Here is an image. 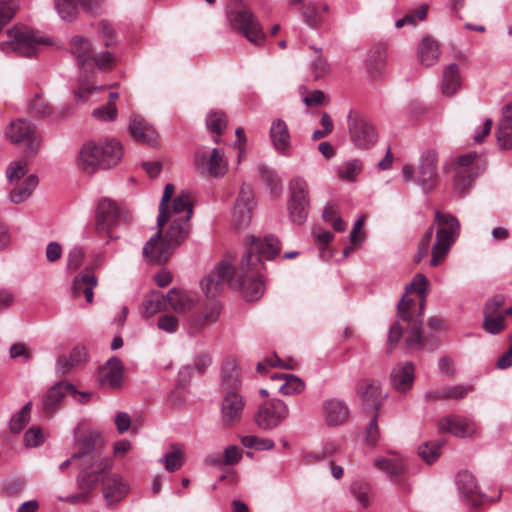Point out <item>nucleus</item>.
<instances>
[{
  "mask_svg": "<svg viewBox=\"0 0 512 512\" xmlns=\"http://www.w3.org/2000/svg\"><path fill=\"white\" fill-rule=\"evenodd\" d=\"M279 251L280 243L273 236L263 239L250 237L240 267L234 269L228 263L221 262L201 281L204 294L214 298L227 283L230 287L241 290L247 300H258L264 293V283L255 273L263 261L273 259Z\"/></svg>",
  "mask_w": 512,
  "mask_h": 512,
  "instance_id": "1",
  "label": "nucleus"
},
{
  "mask_svg": "<svg viewBox=\"0 0 512 512\" xmlns=\"http://www.w3.org/2000/svg\"><path fill=\"white\" fill-rule=\"evenodd\" d=\"M174 191L173 184L165 186L157 217L159 229L143 247V256L151 263H166L173 250L187 238L189 233L188 222L193 214V196L188 191H181L169 206Z\"/></svg>",
  "mask_w": 512,
  "mask_h": 512,
  "instance_id": "2",
  "label": "nucleus"
},
{
  "mask_svg": "<svg viewBox=\"0 0 512 512\" xmlns=\"http://www.w3.org/2000/svg\"><path fill=\"white\" fill-rule=\"evenodd\" d=\"M428 287V279L420 273L417 274L410 285L406 287V294L398 304L399 320L389 329V344H395L400 340L403 335V329L407 330L405 340L409 347L422 344L423 341L420 332L422 320L418 316L414 317L411 314V309L414 307L415 303L413 299L409 298L407 295L415 292L420 296L419 309L420 312H422L426 301V292Z\"/></svg>",
  "mask_w": 512,
  "mask_h": 512,
  "instance_id": "3",
  "label": "nucleus"
},
{
  "mask_svg": "<svg viewBox=\"0 0 512 512\" xmlns=\"http://www.w3.org/2000/svg\"><path fill=\"white\" fill-rule=\"evenodd\" d=\"M79 451L74 453V457H80L83 460L84 468L77 477V485L80 490H87L90 493L97 487L102 478L107 476L110 470V463L99 454L102 448L99 436L90 432L77 440Z\"/></svg>",
  "mask_w": 512,
  "mask_h": 512,
  "instance_id": "4",
  "label": "nucleus"
},
{
  "mask_svg": "<svg viewBox=\"0 0 512 512\" xmlns=\"http://www.w3.org/2000/svg\"><path fill=\"white\" fill-rule=\"evenodd\" d=\"M221 375V421L226 426H235L240 423L245 409V400L239 391L241 381L237 365L234 362L225 363Z\"/></svg>",
  "mask_w": 512,
  "mask_h": 512,
  "instance_id": "5",
  "label": "nucleus"
},
{
  "mask_svg": "<svg viewBox=\"0 0 512 512\" xmlns=\"http://www.w3.org/2000/svg\"><path fill=\"white\" fill-rule=\"evenodd\" d=\"M123 156L122 146L115 139L104 142H85L77 156L78 168L87 173L94 174L99 169H109L116 166Z\"/></svg>",
  "mask_w": 512,
  "mask_h": 512,
  "instance_id": "6",
  "label": "nucleus"
},
{
  "mask_svg": "<svg viewBox=\"0 0 512 512\" xmlns=\"http://www.w3.org/2000/svg\"><path fill=\"white\" fill-rule=\"evenodd\" d=\"M8 40L0 42V50L14 52L19 56L32 58L44 45H51L50 38L28 27L13 26L7 31Z\"/></svg>",
  "mask_w": 512,
  "mask_h": 512,
  "instance_id": "7",
  "label": "nucleus"
},
{
  "mask_svg": "<svg viewBox=\"0 0 512 512\" xmlns=\"http://www.w3.org/2000/svg\"><path fill=\"white\" fill-rule=\"evenodd\" d=\"M434 224L437 225V232L436 241L432 248V258L430 260L432 267H436L444 261L460 232V223L458 219L451 214L436 211Z\"/></svg>",
  "mask_w": 512,
  "mask_h": 512,
  "instance_id": "8",
  "label": "nucleus"
},
{
  "mask_svg": "<svg viewBox=\"0 0 512 512\" xmlns=\"http://www.w3.org/2000/svg\"><path fill=\"white\" fill-rule=\"evenodd\" d=\"M229 28L242 34L249 42L262 45L265 33L257 17L247 8L238 6L229 10L226 14Z\"/></svg>",
  "mask_w": 512,
  "mask_h": 512,
  "instance_id": "9",
  "label": "nucleus"
},
{
  "mask_svg": "<svg viewBox=\"0 0 512 512\" xmlns=\"http://www.w3.org/2000/svg\"><path fill=\"white\" fill-rule=\"evenodd\" d=\"M92 69L84 73L83 78L79 79L78 87L75 91V96L81 99H86L96 91H101L105 86H97L95 83V67L100 71H111L117 64L116 56L109 50L101 51L93 54Z\"/></svg>",
  "mask_w": 512,
  "mask_h": 512,
  "instance_id": "10",
  "label": "nucleus"
},
{
  "mask_svg": "<svg viewBox=\"0 0 512 512\" xmlns=\"http://www.w3.org/2000/svg\"><path fill=\"white\" fill-rule=\"evenodd\" d=\"M7 138L13 143H22L27 153L35 155L41 148V138L37 135L35 126L23 119H18L7 127Z\"/></svg>",
  "mask_w": 512,
  "mask_h": 512,
  "instance_id": "11",
  "label": "nucleus"
},
{
  "mask_svg": "<svg viewBox=\"0 0 512 512\" xmlns=\"http://www.w3.org/2000/svg\"><path fill=\"white\" fill-rule=\"evenodd\" d=\"M124 210L111 199L99 201L95 217V229L98 234H109L123 217Z\"/></svg>",
  "mask_w": 512,
  "mask_h": 512,
  "instance_id": "12",
  "label": "nucleus"
},
{
  "mask_svg": "<svg viewBox=\"0 0 512 512\" xmlns=\"http://www.w3.org/2000/svg\"><path fill=\"white\" fill-rule=\"evenodd\" d=\"M289 410L287 405L279 400H271L260 405L255 422L263 430L272 429L278 426L287 416Z\"/></svg>",
  "mask_w": 512,
  "mask_h": 512,
  "instance_id": "13",
  "label": "nucleus"
},
{
  "mask_svg": "<svg viewBox=\"0 0 512 512\" xmlns=\"http://www.w3.org/2000/svg\"><path fill=\"white\" fill-rule=\"evenodd\" d=\"M348 125L350 139L358 148L366 149L376 143L377 132L369 121L349 115Z\"/></svg>",
  "mask_w": 512,
  "mask_h": 512,
  "instance_id": "14",
  "label": "nucleus"
},
{
  "mask_svg": "<svg viewBox=\"0 0 512 512\" xmlns=\"http://www.w3.org/2000/svg\"><path fill=\"white\" fill-rule=\"evenodd\" d=\"M254 206L255 202L252 188L250 185L243 184L233 209V222L238 229L245 228L249 225Z\"/></svg>",
  "mask_w": 512,
  "mask_h": 512,
  "instance_id": "15",
  "label": "nucleus"
},
{
  "mask_svg": "<svg viewBox=\"0 0 512 512\" xmlns=\"http://www.w3.org/2000/svg\"><path fill=\"white\" fill-rule=\"evenodd\" d=\"M195 168L203 174H209L214 177L223 176L227 171V163L223 154L216 148L210 153L197 151L194 160Z\"/></svg>",
  "mask_w": 512,
  "mask_h": 512,
  "instance_id": "16",
  "label": "nucleus"
},
{
  "mask_svg": "<svg viewBox=\"0 0 512 512\" xmlns=\"http://www.w3.org/2000/svg\"><path fill=\"white\" fill-rule=\"evenodd\" d=\"M441 432H448L456 437L467 438L478 434L479 426L476 422L459 415H447L438 421Z\"/></svg>",
  "mask_w": 512,
  "mask_h": 512,
  "instance_id": "17",
  "label": "nucleus"
},
{
  "mask_svg": "<svg viewBox=\"0 0 512 512\" xmlns=\"http://www.w3.org/2000/svg\"><path fill=\"white\" fill-rule=\"evenodd\" d=\"M504 305V297L496 295L492 297L486 304L483 310L484 330L492 335L499 334L505 328L504 314L501 313L500 309Z\"/></svg>",
  "mask_w": 512,
  "mask_h": 512,
  "instance_id": "18",
  "label": "nucleus"
},
{
  "mask_svg": "<svg viewBox=\"0 0 512 512\" xmlns=\"http://www.w3.org/2000/svg\"><path fill=\"white\" fill-rule=\"evenodd\" d=\"M477 159L476 152H469L461 155L456 160V175L454 178V187L459 192L466 191L472 184L476 173L473 172L471 165Z\"/></svg>",
  "mask_w": 512,
  "mask_h": 512,
  "instance_id": "19",
  "label": "nucleus"
},
{
  "mask_svg": "<svg viewBox=\"0 0 512 512\" xmlns=\"http://www.w3.org/2000/svg\"><path fill=\"white\" fill-rule=\"evenodd\" d=\"M129 490L128 483L118 474H107L102 478V494L108 505L122 501Z\"/></svg>",
  "mask_w": 512,
  "mask_h": 512,
  "instance_id": "20",
  "label": "nucleus"
},
{
  "mask_svg": "<svg viewBox=\"0 0 512 512\" xmlns=\"http://www.w3.org/2000/svg\"><path fill=\"white\" fill-rule=\"evenodd\" d=\"M75 389L72 384L61 381L48 389L42 398V409L46 414L55 413L61 406L65 397L73 394Z\"/></svg>",
  "mask_w": 512,
  "mask_h": 512,
  "instance_id": "21",
  "label": "nucleus"
},
{
  "mask_svg": "<svg viewBox=\"0 0 512 512\" xmlns=\"http://www.w3.org/2000/svg\"><path fill=\"white\" fill-rule=\"evenodd\" d=\"M124 368L117 357L110 358L99 369V383L103 388L118 389L123 383Z\"/></svg>",
  "mask_w": 512,
  "mask_h": 512,
  "instance_id": "22",
  "label": "nucleus"
},
{
  "mask_svg": "<svg viewBox=\"0 0 512 512\" xmlns=\"http://www.w3.org/2000/svg\"><path fill=\"white\" fill-rule=\"evenodd\" d=\"M92 50V45L87 38L82 36H74L71 39L70 51L78 64L80 70V78H83V75L86 73V71H90L92 69Z\"/></svg>",
  "mask_w": 512,
  "mask_h": 512,
  "instance_id": "23",
  "label": "nucleus"
},
{
  "mask_svg": "<svg viewBox=\"0 0 512 512\" xmlns=\"http://www.w3.org/2000/svg\"><path fill=\"white\" fill-rule=\"evenodd\" d=\"M167 303L176 313L184 314L196 306L198 296L196 293L188 290L172 288L167 293Z\"/></svg>",
  "mask_w": 512,
  "mask_h": 512,
  "instance_id": "24",
  "label": "nucleus"
},
{
  "mask_svg": "<svg viewBox=\"0 0 512 512\" xmlns=\"http://www.w3.org/2000/svg\"><path fill=\"white\" fill-rule=\"evenodd\" d=\"M29 111L36 117L44 118L49 121H58L69 113L70 107L65 105L55 111L42 95L37 93L29 104Z\"/></svg>",
  "mask_w": 512,
  "mask_h": 512,
  "instance_id": "25",
  "label": "nucleus"
},
{
  "mask_svg": "<svg viewBox=\"0 0 512 512\" xmlns=\"http://www.w3.org/2000/svg\"><path fill=\"white\" fill-rule=\"evenodd\" d=\"M437 160V154L431 151L424 153L421 157L418 184L425 192L430 191L434 187V181L437 177Z\"/></svg>",
  "mask_w": 512,
  "mask_h": 512,
  "instance_id": "26",
  "label": "nucleus"
},
{
  "mask_svg": "<svg viewBox=\"0 0 512 512\" xmlns=\"http://www.w3.org/2000/svg\"><path fill=\"white\" fill-rule=\"evenodd\" d=\"M457 485L460 493L474 504L483 503L485 501H496L500 498L499 494L495 499L488 498L486 495L482 494L476 484L475 477L468 472H463L458 475Z\"/></svg>",
  "mask_w": 512,
  "mask_h": 512,
  "instance_id": "27",
  "label": "nucleus"
},
{
  "mask_svg": "<svg viewBox=\"0 0 512 512\" xmlns=\"http://www.w3.org/2000/svg\"><path fill=\"white\" fill-rule=\"evenodd\" d=\"M129 130L132 137L138 142L148 145L156 143L157 133L154 127L138 115L131 116Z\"/></svg>",
  "mask_w": 512,
  "mask_h": 512,
  "instance_id": "28",
  "label": "nucleus"
},
{
  "mask_svg": "<svg viewBox=\"0 0 512 512\" xmlns=\"http://www.w3.org/2000/svg\"><path fill=\"white\" fill-rule=\"evenodd\" d=\"M392 386L399 392L408 391L414 382V365L412 362L399 363L391 371Z\"/></svg>",
  "mask_w": 512,
  "mask_h": 512,
  "instance_id": "29",
  "label": "nucleus"
},
{
  "mask_svg": "<svg viewBox=\"0 0 512 512\" xmlns=\"http://www.w3.org/2000/svg\"><path fill=\"white\" fill-rule=\"evenodd\" d=\"M11 189L9 199L12 203L19 204L27 200L38 185V177L35 174L27 176L24 180L9 183Z\"/></svg>",
  "mask_w": 512,
  "mask_h": 512,
  "instance_id": "30",
  "label": "nucleus"
},
{
  "mask_svg": "<svg viewBox=\"0 0 512 512\" xmlns=\"http://www.w3.org/2000/svg\"><path fill=\"white\" fill-rule=\"evenodd\" d=\"M270 138L274 149L282 154L287 155L290 147V133L288 126L282 119H276L270 127Z\"/></svg>",
  "mask_w": 512,
  "mask_h": 512,
  "instance_id": "31",
  "label": "nucleus"
},
{
  "mask_svg": "<svg viewBox=\"0 0 512 512\" xmlns=\"http://www.w3.org/2000/svg\"><path fill=\"white\" fill-rule=\"evenodd\" d=\"M323 413L326 422L329 425L336 426L342 424L348 418V408L338 399L327 400L323 404Z\"/></svg>",
  "mask_w": 512,
  "mask_h": 512,
  "instance_id": "32",
  "label": "nucleus"
},
{
  "mask_svg": "<svg viewBox=\"0 0 512 512\" xmlns=\"http://www.w3.org/2000/svg\"><path fill=\"white\" fill-rule=\"evenodd\" d=\"M272 381L279 382L277 385L278 391L283 395H292L303 391L304 382L291 374L286 373H273L270 375Z\"/></svg>",
  "mask_w": 512,
  "mask_h": 512,
  "instance_id": "33",
  "label": "nucleus"
},
{
  "mask_svg": "<svg viewBox=\"0 0 512 512\" xmlns=\"http://www.w3.org/2000/svg\"><path fill=\"white\" fill-rule=\"evenodd\" d=\"M97 285V279L93 273L86 271L85 273L77 276L72 285V292L75 297H79L83 294L88 303L93 301V289Z\"/></svg>",
  "mask_w": 512,
  "mask_h": 512,
  "instance_id": "34",
  "label": "nucleus"
},
{
  "mask_svg": "<svg viewBox=\"0 0 512 512\" xmlns=\"http://www.w3.org/2000/svg\"><path fill=\"white\" fill-rule=\"evenodd\" d=\"M461 86V76L456 64L447 66L443 73L442 91L446 96L454 95Z\"/></svg>",
  "mask_w": 512,
  "mask_h": 512,
  "instance_id": "35",
  "label": "nucleus"
},
{
  "mask_svg": "<svg viewBox=\"0 0 512 512\" xmlns=\"http://www.w3.org/2000/svg\"><path fill=\"white\" fill-rule=\"evenodd\" d=\"M439 45L431 37H424L419 47V58L423 65L432 66L439 59Z\"/></svg>",
  "mask_w": 512,
  "mask_h": 512,
  "instance_id": "36",
  "label": "nucleus"
},
{
  "mask_svg": "<svg viewBox=\"0 0 512 512\" xmlns=\"http://www.w3.org/2000/svg\"><path fill=\"white\" fill-rule=\"evenodd\" d=\"M374 466L392 478L401 476L406 469L405 462L401 457L377 458L374 460Z\"/></svg>",
  "mask_w": 512,
  "mask_h": 512,
  "instance_id": "37",
  "label": "nucleus"
},
{
  "mask_svg": "<svg viewBox=\"0 0 512 512\" xmlns=\"http://www.w3.org/2000/svg\"><path fill=\"white\" fill-rule=\"evenodd\" d=\"M167 297L158 292L151 291L145 298L142 304V314L145 317H152L155 314L163 311L166 307Z\"/></svg>",
  "mask_w": 512,
  "mask_h": 512,
  "instance_id": "38",
  "label": "nucleus"
},
{
  "mask_svg": "<svg viewBox=\"0 0 512 512\" xmlns=\"http://www.w3.org/2000/svg\"><path fill=\"white\" fill-rule=\"evenodd\" d=\"M168 472L179 470L184 463V451L178 445H171L170 451L167 452L160 460Z\"/></svg>",
  "mask_w": 512,
  "mask_h": 512,
  "instance_id": "39",
  "label": "nucleus"
},
{
  "mask_svg": "<svg viewBox=\"0 0 512 512\" xmlns=\"http://www.w3.org/2000/svg\"><path fill=\"white\" fill-rule=\"evenodd\" d=\"M220 315V306L213 303L205 308L202 315L194 317L190 320V325L195 330H201L209 324L216 322Z\"/></svg>",
  "mask_w": 512,
  "mask_h": 512,
  "instance_id": "40",
  "label": "nucleus"
},
{
  "mask_svg": "<svg viewBox=\"0 0 512 512\" xmlns=\"http://www.w3.org/2000/svg\"><path fill=\"white\" fill-rule=\"evenodd\" d=\"M290 191L289 201L309 202V188L305 179L294 177L288 185Z\"/></svg>",
  "mask_w": 512,
  "mask_h": 512,
  "instance_id": "41",
  "label": "nucleus"
},
{
  "mask_svg": "<svg viewBox=\"0 0 512 512\" xmlns=\"http://www.w3.org/2000/svg\"><path fill=\"white\" fill-rule=\"evenodd\" d=\"M31 174L28 170V162L24 159L11 161L6 168L8 183L24 180V178L31 176Z\"/></svg>",
  "mask_w": 512,
  "mask_h": 512,
  "instance_id": "42",
  "label": "nucleus"
},
{
  "mask_svg": "<svg viewBox=\"0 0 512 512\" xmlns=\"http://www.w3.org/2000/svg\"><path fill=\"white\" fill-rule=\"evenodd\" d=\"M356 389L358 395L365 400H374L380 396V384L374 380H361Z\"/></svg>",
  "mask_w": 512,
  "mask_h": 512,
  "instance_id": "43",
  "label": "nucleus"
},
{
  "mask_svg": "<svg viewBox=\"0 0 512 512\" xmlns=\"http://www.w3.org/2000/svg\"><path fill=\"white\" fill-rule=\"evenodd\" d=\"M78 0H55L59 16L65 21H72L78 14Z\"/></svg>",
  "mask_w": 512,
  "mask_h": 512,
  "instance_id": "44",
  "label": "nucleus"
},
{
  "mask_svg": "<svg viewBox=\"0 0 512 512\" xmlns=\"http://www.w3.org/2000/svg\"><path fill=\"white\" fill-rule=\"evenodd\" d=\"M428 13V6L423 4L416 8L414 11L407 13L403 18L398 19L395 23L397 29L405 25L415 26L418 21L426 19Z\"/></svg>",
  "mask_w": 512,
  "mask_h": 512,
  "instance_id": "45",
  "label": "nucleus"
},
{
  "mask_svg": "<svg viewBox=\"0 0 512 512\" xmlns=\"http://www.w3.org/2000/svg\"><path fill=\"white\" fill-rule=\"evenodd\" d=\"M259 171L262 180L270 188L271 194H273L274 196H279L282 191V185L277 174L273 170L264 166H261L259 168Z\"/></svg>",
  "mask_w": 512,
  "mask_h": 512,
  "instance_id": "46",
  "label": "nucleus"
},
{
  "mask_svg": "<svg viewBox=\"0 0 512 512\" xmlns=\"http://www.w3.org/2000/svg\"><path fill=\"white\" fill-rule=\"evenodd\" d=\"M32 403H26L22 409L11 418L10 429L14 433L20 432L30 419Z\"/></svg>",
  "mask_w": 512,
  "mask_h": 512,
  "instance_id": "47",
  "label": "nucleus"
},
{
  "mask_svg": "<svg viewBox=\"0 0 512 512\" xmlns=\"http://www.w3.org/2000/svg\"><path fill=\"white\" fill-rule=\"evenodd\" d=\"M361 171L362 163L354 159L339 167L338 175L343 180L354 182Z\"/></svg>",
  "mask_w": 512,
  "mask_h": 512,
  "instance_id": "48",
  "label": "nucleus"
},
{
  "mask_svg": "<svg viewBox=\"0 0 512 512\" xmlns=\"http://www.w3.org/2000/svg\"><path fill=\"white\" fill-rule=\"evenodd\" d=\"M244 447L255 450H270L274 447V442L268 438H259L255 435H246L241 438Z\"/></svg>",
  "mask_w": 512,
  "mask_h": 512,
  "instance_id": "49",
  "label": "nucleus"
},
{
  "mask_svg": "<svg viewBox=\"0 0 512 512\" xmlns=\"http://www.w3.org/2000/svg\"><path fill=\"white\" fill-rule=\"evenodd\" d=\"M207 128L216 134H221L227 125V119L224 113L212 111L206 117Z\"/></svg>",
  "mask_w": 512,
  "mask_h": 512,
  "instance_id": "50",
  "label": "nucleus"
},
{
  "mask_svg": "<svg viewBox=\"0 0 512 512\" xmlns=\"http://www.w3.org/2000/svg\"><path fill=\"white\" fill-rule=\"evenodd\" d=\"M351 492L356 500L360 503L363 508H366L370 504L371 487L366 483H353L351 486Z\"/></svg>",
  "mask_w": 512,
  "mask_h": 512,
  "instance_id": "51",
  "label": "nucleus"
},
{
  "mask_svg": "<svg viewBox=\"0 0 512 512\" xmlns=\"http://www.w3.org/2000/svg\"><path fill=\"white\" fill-rule=\"evenodd\" d=\"M441 444L439 442H427L419 447V456L427 463L432 464L440 456Z\"/></svg>",
  "mask_w": 512,
  "mask_h": 512,
  "instance_id": "52",
  "label": "nucleus"
},
{
  "mask_svg": "<svg viewBox=\"0 0 512 512\" xmlns=\"http://www.w3.org/2000/svg\"><path fill=\"white\" fill-rule=\"evenodd\" d=\"M310 202L289 201L291 220L296 224H302L307 217Z\"/></svg>",
  "mask_w": 512,
  "mask_h": 512,
  "instance_id": "53",
  "label": "nucleus"
},
{
  "mask_svg": "<svg viewBox=\"0 0 512 512\" xmlns=\"http://www.w3.org/2000/svg\"><path fill=\"white\" fill-rule=\"evenodd\" d=\"M17 8V3L14 0H0V32L14 17Z\"/></svg>",
  "mask_w": 512,
  "mask_h": 512,
  "instance_id": "54",
  "label": "nucleus"
},
{
  "mask_svg": "<svg viewBox=\"0 0 512 512\" xmlns=\"http://www.w3.org/2000/svg\"><path fill=\"white\" fill-rule=\"evenodd\" d=\"M98 28H99V35H100L101 39L103 40L105 47L109 48V47L116 45L117 39H116V35H115V30L111 26L110 23H108L105 20H102L99 22Z\"/></svg>",
  "mask_w": 512,
  "mask_h": 512,
  "instance_id": "55",
  "label": "nucleus"
},
{
  "mask_svg": "<svg viewBox=\"0 0 512 512\" xmlns=\"http://www.w3.org/2000/svg\"><path fill=\"white\" fill-rule=\"evenodd\" d=\"M242 455L237 446L231 445L228 446L224 450V458L220 459H211V463L213 464H225V465H234L240 461Z\"/></svg>",
  "mask_w": 512,
  "mask_h": 512,
  "instance_id": "56",
  "label": "nucleus"
},
{
  "mask_svg": "<svg viewBox=\"0 0 512 512\" xmlns=\"http://www.w3.org/2000/svg\"><path fill=\"white\" fill-rule=\"evenodd\" d=\"M45 434L43 430L37 426L31 427L26 431L24 441L28 447H37L45 441Z\"/></svg>",
  "mask_w": 512,
  "mask_h": 512,
  "instance_id": "57",
  "label": "nucleus"
},
{
  "mask_svg": "<svg viewBox=\"0 0 512 512\" xmlns=\"http://www.w3.org/2000/svg\"><path fill=\"white\" fill-rule=\"evenodd\" d=\"M92 116L99 121H112L117 116V108L113 103H107L105 106L94 109Z\"/></svg>",
  "mask_w": 512,
  "mask_h": 512,
  "instance_id": "58",
  "label": "nucleus"
},
{
  "mask_svg": "<svg viewBox=\"0 0 512 512\" xmlns=\"http://www.w3.org/2000/svg\"><path fill=\"white\" fill-rule=\"evenodd\" d=\"M472 390V386H464V385H456L452 387H448L441 392L439 398L445 399H462L464 398L470 391Z\"/></svg>",
  "mask_w": 512,
  "mask_h": 512,
  "instance_id": "59",
  "label": "nucleus"
},
{
  "mask_svg": "<svg viewBox=\"0 0 512 512\" xmlns=\"http://www.w3.org/2000/svg\"><path fill=\"white\" fill-rule=\"evenodd\" d=\"M498 144L502 149L512 148V126L500 124L497 132Z\"/></svg>",
  "mask_w": 512,
  "mask_h": 512,
  "instance_id": "60",
  "label": "nucleus"
},
{
  "mask_svg": "<svg viewBox=\"0 0 512 512\" xmlns=\"http://www.w3.org/2000/svg\"><path fill=\"white\" fill-rule=\"evenodd\" d=\"M432 235L433 226L428 228L419 242L418 251L414 259L416 263H419L428 254Z\"/></svg>",
  "mask_w": 512,
  "mask_h": 512,
  "instance_id": "61",
  "label": "nucleus"
},
{
  "mask_svg": "<svg viewBox=\"0 0 512 512\" xmlns=\"http://www.w3.org/2000/svg\"><path fill=\"white\" fill-rule=\"evenodd\" d=\"M157 326L166 333H174L178 329V320L173 315H163L158 319Z\"/></svg>",
  "mask_w": 512,
  "mask_h": 512,
  "instance_id": "62",
  "label": "nucleus"
},
{
  "mask_svg": "<svg viewBox=\"0 0 512 512\" xmlns=\"http://www.w3.org/2000/svg\"><path fill=\"white\" fill-rule=\"evenodd\" d=\"M83 256L84 253L81 248L74 247L71 249L67 255V268L72 271L77 270L82 264Z\"/></svg>",
  "mask_w": 512,
  "mask_h": 512,
  "instance_id": "63",
  "label": "nucleus"
},
{
  "mask_svg": "<svg viewBox=\"0 0 512 512\" xmlns=\"http://www.w3.org/2000/svg\"><path fill=\"white\" fill-rule=\"evenodd\" d=\"M312 72L314 73V77L316 79L322 77L324 74L328 73L329 65L322 56H317L310 65Z\"/></svg>",
  "mask_w": 512,
  "mask_h": 512,
  "instance_id": "64",
  "label": "nucleus"
}]
</instances>
